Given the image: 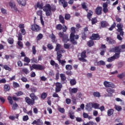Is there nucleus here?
<instances>
[{"mask_svg":"<svg viewBox=\"0 0 125 125\" xmlns=\"http://www.w3.org/2000/svg\"><path fill=\"white\" fill-rule=\"evenodd\" d=\"M70 46H71L69 44H66V43L63 44V47L64 48H65V49H69Z\"/></svg>","mask_w":125,"mask_h":125,"instance_id":"obj_53","label":"nucleus"},{"mask_svg":"<svg viewBox=\"0 0 125 125\" xmlns=\"http://www.w3.org/2000/svg\"><path fill=\"white\" fill-rule=\"evenodd\" d=\"M114 114V109H109L107 110V115L108 117H111V115Z\"/></svg>","mask_w":125,"mask_h":125,"instance_id":"obj_32","label":"nucleus"},{"mask_svg":"<svg viewBox=\"0 0 125 125\" xmlns=\"http://www.w3.org/2000/svg\"><path fill=\"white\" fill-rule=\"evenodd\" d=\"M18 41H19V42H20V41H22L23 39V36H22V34H21V33H19L18 34Z\"/></svg>","mask_w":125,"mask_h":125,"instance_id":"obj_57","label":"nucleus"},{"mask_svg":"<svg viewBox=\"0 0 125 125\" xmlns=\"http://www.w3.org/2000/svg\"><path fill=\"white\" fill-rule=\"evenodd\" d=\"M117 27L118 28L117 31L120 33L121 36L122 37L124 36V34H125V32H124V29H123V27H124V25L123 24H121V23H118L117 25Z\"/></svg>","mask_w":125,"mask_h":125,"instance_id":"obj_6","label":"nucleus"},{"mask_svg":"<svg viewBox=\"0 0 125 125\" xmlns=\"http://www.w3.org/2000/svg\"><path fill=\"white\" fill-rule=\"evenodd\" d=\"M80 38V36L79 35H75L74 33H71L70 35V41L71 43L72 44H74V45H76L78 44V42H77V41H75V40H79V38Z\"/></svg>","mask_w":125,"mask_h":125,"instance_id":"obj_2","label":"nucleus"},{"mask_svg":"<svg viewBox=\"0 0 125 125\" xmlns=\"http://www.w3.org/2000/svg\"><path fill=\"white\" fill-rule=\"evenodd\" d=\"M37 15H38V16H40V18H42V10L38 11L37 12Z\"/></svg>","mask_w":125,"mask_h":125,"instance_id":"obj_48","label":"nucleus"},{"mask_svg":"<svg viewBox=\"0 0 125 125\" xmlns=\"http://www.w3.org/2000/svg\"><path fill=\"white\" fill-rule=\"evenodd\" d=\"M70 93H77L78 92V88H73L69 89Z\"/></svg>","mask_w":125,"mask_h":125,"instance_id":"obj_31","label":"nucleus"},{"mask_svg":"<svg viewBox=\"0 0 125 125\" xmlns=\"http://www.w3.org/2000/svg\"><path fill=\"white\" fill-rule=\"evenodd\" d=\"M9 4L13 11H15V12H17V11H18V12H19V10H18V9L16 7V5H15V4L12 3V2H10Z\"/></svg>","mask_w":125,"mask_h":125,"instance_id":"obj_11","label":"nucleus"},{"mask_svg":"<svg viewBox=\"0 0 125 125\" xmlns=\"http://www.w3.org/2000/svg\"><path fill=\"white\" fill-rule=\"evenodd\" d=\"M23 61L26 63H30L31 62V60L29 58L25 57Z\"/></svg>","mask_w":125,"mask_h":125,"instance_id":"obj_49","label":"nucleus"},{"mask_svg":"<svg viewBox=\"0 0 125 125\" xmlns=\"http://www.w3.org/2000/svg\"><path fill=\"white\" fill-rule=\"evenodd\" d=\"M86 32H88V27H85L83 28V32H82V39L84 41L86 40L87 36H86Z\"/></svg>","mask_w":125,"mask_h":125,"instance_id":"obj_9","label":"nucleus"},{"mask_svg":"<svg viewBox=\"0 0 125 125\" xmlns=\"http://www.w3.org/2000/svg\"><path fill=\"white\" fill-rule=\"evenodd\" d=\"M59 21L62 24H65V19H64V17L63 16L60 15L59 16Z\"/></svg>","mask_w":125,"mask_h":125,"instance_id":"obj_30","label":"nucleus"},{"mask_svg":"<svg viewBox=\"0 0 125 125\" xmlns=\"http://www.w3.org/2000/svg\"><path fill=\"white\" fill-rule=\"evenodd\" d=\"M114 108L118 112L122 111V106L120 105H115Z\"/></svg>","mask_w":125,"mask_h":125,"instance_id":"obj_39","label":"nucleus"},{"mask_svg":"<svg viewBox=\"0 0 125 125\" xmlns=\"http://www.w3.org/2000/svg\"><path fill=\"white\" fill-rule=\"evenodd\" d=\"M59 37L62 38V41L64 43H67V42L70 41L68 35L64 34L63 32H60L59 33Z\"/></svg>","mask_w":125,"mask_h":125,"instance_id":"obj_3","label":"nucleus"},{"mask_svg":"<svg viewBox=\"0 0 125 125\" xmlns=\"http://www.w3.org/2000/svg\"><path fill=\"white\" fill-rule=\"evenodd\" d=\"M43 10L45 12L46 16H52V12L56 11V6L53 5L51 6L50 4L47 3L43 7Z\"/></svg>","mask_w":125,"mask_h":125,"instance_id":"obj_1","label":"nucleus"},{"mask_svg":"<svg viewBox=\"0 0 125 125\" xmlns=\"http://www.w3.org/2000/svg\"><path fill=\"white\" fill-rule=\"evenodd\" d=\"M29 120V116L28 115H25L23 117V121L24 122H27Z\"/></svg>","mask_w":125,"mask_h":125,"instance_id":"obj_60","label":"nucleus"},{"mask_svg":"<svg viewBox=\"0 0 125 125\" xmlns=\"http://www.w3.org/2000/svg\"><path fill=\"white\" fill-rule=\"evenodd\" d=\"M81 6L83 9H84V10H85L86 12L88 11V7H87V6L86 5V3L85 2H83L81 3Z\"/></svg>","mask_w":125,"mask_h":125,"instance_id":"obj_24","label":"nucleus"},{"mask_svg":"<svg viewBox=\"0 0 125 125\" xmlns=\"http://www.w3.org/2000/svg\"><path fill=\"white\" fill-rule=\"evenodd\" d=\"M7 42L9 44H13V43H14V40L13 38H9L7 39Z\"/></svg>","mask_w":125,"mask_h":125,"instance_id":"obj_37","label":"nucleus"},{"mask_svg":"<svg viewBox=\"0 0 125 125\" xmlns=\"http://www.w3.org/2000/svg\"><path fill=\"white\" fill-rule=\"evenodd\" d=\"M31 63H38V60L35 58H33L31 59Z\"/></svg>","mask_w":125,"mask_h":125,"instance_id":"obj_63","label":"nucleus"},{"mask_svg":"<svg viewBox=\"0 0 125 125\" xmlns=\"http://www.w3.org/2000/svg\"><path fill=\"white\" fill-rule=\"evenodd\" d=\"M70 84L71 85H75L77 83V81H76V79H71L70 81Z\"/></svg>","mask_w":125,"mask_h":125,"instance_id":"obj_41","label":"nucleus"},{"mask_svg":"<svg viewBox=\"0 0 125 125\" xmlns=\"http://www.w3.org/2000/svg\"><path fill=\"white\" fill-rule=\"evenodd\" d=\"M106 42H108L109 44H115L116 43V41L111 38V37H107Z\"/></svg>","mask_w":125,"mask_h":125,"instance_id":"obj_18","label":"nucleus"},{"mask_svg":"<svg viewBox=\"0 0 125 125\" xmlns=\"http://www.w3.org/2000/svg\"><path fill=\"white\" fill-rule=\"evenodd\" d=\"M93 15V12L91 10H89V12L87 14V18L88 19L89 21H91V17Z\"/></svg>","mask_w":125,"mask_h":125,"instance_id":"obj_23","label":"nucleus"},{"mask_svg":"<svg viewBox=\"0 0 125 125\" xmlns=\"http://www.w3.org/2000/svg\"><path fill=\"white\" fill-rule=\"evenodd\" d=\"M71 18V15L69 14H65L64 16V19L65 20H69Z\"/></svg>","mask_w":125,"mask_h":125,"instance_id":"obj_52","label":"nucleus"},{"mask_svg":"<svg viewBox=\"0 0 125 125\" xmlns=\"http://www.w3.org/2000/svg\"><path fill=\"white\" fill-rule=\"evenodd\" d=\"M95 13L97 15H101L102 14V7H97L95 9Z\"/></svg>","mask_w":125,"mask_h":125,"instance_id":"obj_14","label":"nucleus"},{"mask_svg":"<svg viewBox=\"0 0 125 125\" xmlns=\"http://www.w3.org/2000/svg\"><path fill=\"white\" fill-rule=\"evenodd\" d=\"M81 58H79V61L82 62H86L87 61L84 58H86V51L85 50L83 51L81 54Z\"/></svg>","mask_w":125,"mask_h":125,"instance_id":"obj_5","label":"nucleus"},{"mask_svg":"<svg viewBox=\"0 0 125 125\" xmlns=\"http://www.w3.org/2000/svg\"><path fill=\"white\" fill-rule=\"evenodd\" d=\"M62 87V84L60 83H56L55 92L57 93L60 92V91L61 90Z\"/></svg>","mask_w":125,"mask_h":125,"instance_id":"obj_12","label":"nucleus"},{"mask_svg":"<svg viewBox=\"0 0 125 125\" xmlns=\"http://www.w3.org/2000/svg\"><path fill=\"white\" fill-rule=\"evenodd\" d=\"M37 6L39 9H43V3H40V2H38Z\"/></svg>","mask_w":125,"mask_h":125,"instance_id":"obj_34","label":"nucleus"},{"mask_svg":"<svg viewBox=\"0 0 125 125\" xmlns=\"http://www.w3.org/2000/svg\"><path fill=\"white\" fill-rule=\"evenodd\" d=\"M104 86H105V87H112V88L115 87V85H114L113 83H110V82H107V81H105L104 83Z\"/></svg>","mask_w":125,"mask_h":125,"instance_id":"obj_13","label":"nucleus"},{"mask_svg":"<svg viewBox=\"0 0 125 125\" xmlns=\"http://www.w3.org/2000/svg\"><path fill=\"white\" fill-rule=\"evenodd\" d=\"M93 108L94 109H99V104L97 103H93Z\"/></svg>","mask_w":125,"mask_h":125,"instance_id":"obj_45","label":"nucleus"},{"mask_svg":"<svg viewBox=\"0 0 125 125\" xmlns=\"http://www.w3.org/2000/svg\"><path fill=\"white\" fill-rule=\"evenodd\" d=\"M42 121L40 119H37V125H42Z\"/></svg>","mask_w":125,"mask_h":125,"instance_id":"obj_59","label":"nucleus"},{"mask_svg":"<svg viewBox=\"0 0 125 125\" xmlns=\"http://www.w3.org/2000/svg\"><path fill=\"white\" fill-rule=\"evenodd\" d=\"M87 44L89 47H91L94 45V42L92 40H90L87 42Z\"/></svg>","mask_w":125,"mask_h":125,"instance_id":"obj_28","label":"nucleus"},{"mask_svg":"<svg viewBox=\"0 0 125 125\" xmlns=\"http://www.w3.org/2000/svg\"><path fill=\"white\" fill-rule=\"evenodd\" d=\"M7 99L10 104H11V105H12V104H13V101L12 100V98L11 96H8Z\"/></svg>","mask_w":125,"mask_h":125,"instance_id":"obj_50","label":"nucleus"},{"mask_svg":"<svg viewBox=\"0 0 125 125\" xmlns=\"http://www.w3.org/2000/svg\"><path fill=\"white\" fill-rule=\"evenodd\" d=\"M22 72H23V73H25V74H26V75L27 74H29V70L25 68L22 69Z\"/></svg>","mask_w":125,"mask_h":125,"instance_id":"obj_64","label":"nucleus"},{"mask_svg":"<svg viewBox=\"0 0 125 125\" xmlns=\"http://www.w3.org/2000/svg\"><path fill=\"white\" fill-rule=\"evenodd\" d=\"M3 68L5 70H6V71H9V72H10V71H11V68L9 67V66H8V65H4L3 66Z\"/></svg>","mask_w":125,"mask_h":125,"instance_id":"obj_46","label":"nucleus"},{"mask_svg":"<svg viewBox=\"0 0 125 125\" xmlns=\"http://www.w3.org/2000/svg\"><path fill=\"white\" fill-rule=\"evenodd\" d=\"M83 96V94L82 93H78L76 95V98L77 99H80V98H82V97Z\"/></svg>","mask_w":125,"mask_h":125,"instance_id":"obj_58","label":"nucleus"},{"mask_svg":"<svg viewBox=\"0 0 125 125\" xmlns=\"http://www.w3.org/2000/svg\"><path fill=\"white\" fill-rule=\"evenodd\" d=\"M107 92H108V95H105V96H112L113 93L114 92L113 89H111V88H107L106 89Z\"/></svg>","mask_w":125,"mask_h":125,"instance_id":"obj_26","label":"nucleus"},{"mask_svg":"<svg viewBox=\"0 0 125 125\" xmlns=\"http://www.w3.org/2000/svg\"><path fill=\"white\" fill-rule=\"evenodd\" d=\"M56 29L59 31H61V30H62V25L61 24L57 25L56 26Z\"/></svg>","mask_w":125,"mask_h":125,"instance_id":"obj_47","label":"nucleus"},{"mask_svg":"<svg viewBox=\"0 0 125 125\" xmlns=\"http://www.w3.org/2000/svg\"><path fill=\"white\" fill-rule=\"evenodd\" d=\"M30 71L33 70H39L40 71H42L44 69L43 66L41 64H33L30 66Z\"/></svg>","mask_w":125,"mask_h":125,"instance_id":"obj_4","label":"nucleus"},{"mask_svg":"<svg viewBox=\"0 0 125 125\" xmlns=\"http://www.w3.org/2000/svg\"><path fill=\"white\" fill-rule=\"evenodd\" d=\"M116 59H119V56L118 54H114L112 57H111L110 58H108L107 60V62H113L114 60H116Z\"/></svg>","mask_w":125,"mask_h":125,"instance_id":"obj_10","label":"nucleus"},{"mask_svg":"<svg viewBox=\"0 0 125 125\" xmlns=\"http://www.w3.org/2000/svg\"><path fill=\"white\" fill-rule=\"evenodd\" d=\"M60 48H61V44L59 43H57L56 47L55 48V51H57V52H58V51H59L58 50H59Z\"/></svg>","mask_w":125,"mask_h":125,"instance_id":"obj_44","label":"nucleus"},{"mask_svg":"<svg viewBox=\"0 0 125 125\" xmlns=\"http://www.w3.org/2000/svg\"><path fill=\"white\" fill-rule=\"evenodd\" d=\"M71 32H72L71 34H76V27H72L71 28Z\"/></svg>","mask_w":125,"mask_h":125,"instance_id":"obj_62","label":"nucleus"},{"mask_svg":"<svg viewBox=\"0 0 125 125\" xmlns=\"http://www.w3.org/2000/svg\"><path fill=\"white\" fill-rule=\"evenodd\" d=\"M93 95H94L95 97H100L101 95L100 93L98 92H95L93 93Z\"/></svg>","mask_w":125,"mask_h":125,"instance_id":"obj_51","label":"nucleus"},{"mask_svg":"<svg viewBox=\"0 0 125 125\" xmlns=\"http://www.w3.org/2000/svg\"><path fill=\"white\" fill-rule=\"evenodd\" d=\"M124 77H125V72H123L121 74H118L117 75V77L119 78V79H123V78H124Z\"/></svg>","mask_w":125,"mask_h":125,"instance_id":"obj_43","label":"nucleus"},{"mask_svg":"<svg viewBox=\"0 0 125 125\" xmlns=\"http://www.w3.org/2000/svg\"><path fill=\"white\" fill-rule=\"evenodd\" d=\"M61 51H63L61 50V51H59L57 52V59L58 61H59V63H60L61 62V59L62 58V54H61Z\"/></svg>","mask_w":125,"mask_h":125,"instance_id":"obj_16","label":"nucleus"},{"mask_svg":"<svg viewBox=\"0 0 125 125\" xmlns=\"http://www.w3.org/2000/svg\"><path fill=\"white\" fill-rule=\"evenodd\" d=\"M92 108H93L92 103H89L86 105L85 109L86 110H87V111H92Z\"/></svg>","mask_w":125,"mask_h":125,"instance_id":"obj_17","label":"nucleus"},{"mask_svg":"<svg viewBox=\"0 0 125 125\" xmlns=\"http://www.w3.org/2000/svg\"><path fill=\"white\" fill-rule=\"evenodd\" d=\"M59 3L60 4H62L63 7H67L68 6V2L65 1V0H59Z\"/></svg>","mask_w":125,"mask_h":125,"instance_id":"obj_19","label":"nucleus"},{"mask_svg":"<svg viewBox=\"0 0 125 125\" xmlns=\"http://www.w3.org/2000/svg\"><path fill=\"white\" fill-rule=\"evenodd\" d=\"M4 89L5 91H9V89H10V87L9 86V85L5 84L4 86Z\"/></svg>","mask_w":125,"mask_h":125,"instance_id":"obj_42","label":"nucleus"},{"mask_svg":"<svg viewBox=\"0 0 125 125\" xmlns=\"http://www.w3.org/2000/svg\"><path fill=\"white\" fill-rule=\"evenodd\" d=\"M18 45H19V46H20V47H21V48H23V42H22L18 41Z\"/></svg>","mask_w":125,"mask_h":125,"instance_id":"obj_54","label":"nucleus"},{"mask_svg":"<svg viewBox=\"0 0 125 125\" xmlns=\"http://www.w3.org/2000/svg\"><path fill=\"white\" fill-rule=\"evenodd\" d=\"M65 69L67 71H71V70H73V66L71 64H67L65 65Z\"/></svg>","mask_w":125,"mask_h":125,"instance_id":"obj_36","label":"nucleus"},{"mask_svg":"<svg viewBox=\"0 0 125 125\" xmlns=\"http://www.w3.org/2000/svg\"><path fill=\"white\" fill-rule=\"evenodd\" d=\"M47 46L48 48L50 49V50L53 49V45H52V44L51 43H48Z\"/></svg>","mask_w":125,"mask_h":125,"instance_id":"obj_61","label":"nucleus"},{"mask_svg":"<svg viewBox=\"0 0 125 125\" xmlns=\"http://www.w3.org/2000/svg\"><path fill=\"white\" fill-rule=\"evenodd\" d=\"M31 30L33 32H40L41 31V27L38 24L34 23L31 25Z\"/></svg>","mask_w":125,"mask_h":125,"instance_id":"obj_7","label":"nucleus"},{"mask_svg":"<svg viewBox=\"0 0 125 125\" xmlns=\"http://www.w3.org/2000/svg\"><path fill=\"white\" fill-rule=\"evenodd\" d=\"M50 64L51 66H55V68L57 69H59V64L58 63L55 62L53 60H51L50 62Z\"/></svg>","mask_w":125,"mask_h":125,"instance_id":"obj_21","label":"nucleus"},{"mask_svg":"<svg viewBox=\"0 0 125 125\" xmlns=\"http://www.w3.org/2000/svg\"><path fill=\"white\" fill-rule=\"evenodd\" d=\"M47 96V94H46V93H43L41 95V98H42V99H45Z\"/></svg>","mask_w":125,"mask_h":125,"instance_id":"obj_55","label":"nucleus"},{"mask_svg":"<svg viewBox=\"0 0 125 125\" xmlns=\"http://www.w3.org/2000/svg\"><path fill=\"white\" fill-rule=\"evenodd\" d=\"M49 38L51 39L52 42H55V39H56V37H55V35L53 34V33H52L51 35H49Z\"/></svg>","mask_w":125,"mask_h":125,"instance_id":"obj_35","label":"nucleus"},{"mask_svg":"<svg viewBox=\"0 0 125 125\" xmlns=\"http://www.w3.org/2000/svg\"><path fill=\"white\" fill-rule=\"evenodd\" d=\"M92 25H94L97 23V19L96 18H93L91 20Z\"/></svg>","mask_w":125,"mask_h":125,"instance_id":"obj_38","label":"nucleus"},{"mask_svg":"<svg viewBox=\"0 0 125 125\" xmlns=\"http://www.w3.org/2000/svg\"><path fill=\"white\" fill-rule=\"evenodd\" d=\"M103 1H106L107 0V2H104L103 4V8H107L108 7V3L110 2V0H102Z\"/></svg>","mask_w":125,"mask_h":125,"instance_id":"obj_29","label":"nucleus"},{"mask_svg":"<svg viewBox=\"0 0 125 125\" xmlns=\"http://www.w3.org/2000/svg\"><path fill=\"white\" fill-rule=\"evenodd\" d=\"M90 40H92V41H99L100 40V36L97 33H93L90 37Z\"/></svg>","mask_w":125,"mask_h":125,"instance_id":"obj_8","label":"nucleus"},{"mask_svg":"<svg viewBox=\"0 0 125 125\" xmlns=\"http://www.w3.org/2000/svg\"><path fill=\"white\" fill-rule=\"evenodd\" d=\"M116 28V22H114L113 24L111 26V27L109 28V31H113L114 29Z\"/></svg>","mask_w":125,"mask_h":125,"instance_id":"obj_40","label":"nucleus"},{"mask_svg":"<svg viewBox=\"0 0 125 125\" xmlns=\"http://www.w3.org/2000/svg\"><path fill=\"white\" fill-rule=\"evenodd\" d=\"M42 38H43V35H42V34L40 33L37 36L36 40L38 42L39 41H41V40H42Z\"/></svg>","mask_w":125,"mask_h":125,"instance_id":"obj_33","label":"nucleus"},{"mask_svg":"<svg viewBox=\"0 0 125 125\" xmlns=\"http://www.w3.org/2000/svg\"><path fill=\"white\" fill-rule=\"evenodd\" d=\"M101 26L102 28H106L108 26L107 21H104L101 22Z\"/></svg>","mask_w":125,"mask_h":125,"instance_id":"obj_27","label":"nucleus"},{"mask_svg":"<svg viewBox=\"0 0 125 125\" xmlns=\"http://www.w3.org/2000/svg\"><path fill=\"white\" fill-rule=\"evenodd\" d=\"M115 54H118V58H120V54H121V52H122V49H120L119 46L115 47Z\"/></svg>","mask_w":125,"mask_h":125,"instance_id":"obj_20","label":"nucleus"},{"mask_svg":"<svg viewBox=\"0 0 125 125\" xmlns=\"http://www.w3.org/2000/svg\"><path fill=\"white\" fill-rule=\"evenodd\" d=\"M25 102L28 104L29 105H34V101L31 100L29 97L25 98Z\"/></svg>","mask_w":125,"mask_h":125,"instance_id":"obj_22","label":"nucleus"},{"mask_svg":"<svg viewBox=\"0 0 125 125\" xmlns=\"http://www.w3.org/2000/svg\"><path fill=\"white\" fill-rule=\"evenodd\" d=\"M17 1L19 4L22 5V6H25L27 4V2L26 0H17Z\"/></svg>","mask_w":125,"mask_h":125,"instance_id":"obj_25","label":"nucleus"},{"mask_svg":"<svg viewBox=\"0 0 125 125\" xmlns=\"http://www.w3.org/2000/svg\"><path fill=\"white\" fill-rule=\"evenodd\" d=\"M105 65L106 63L103 61H100L99 62H94L95 66H105Z\"/></svg>","mask_w":125,"mask_h":125,"instance_id":"obj_15","label":"nucleus"},{"mask_svg":"<svg viewBox=\"0 0 125 125\" xmlns=\"http://www.w3.org/2000/svg\"><path fill=\"white\" fill-rule=\"evenodd\" d=\"M32 53L34 55H36V53H37V50H36V46H35L32 47Z\"/></svg>","mask_w":125,"mask_h":125,"instance_id":"obj_56","label":"nucleus"}]
</instances>
